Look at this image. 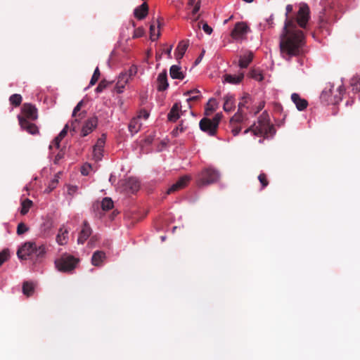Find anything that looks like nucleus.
Listing matches in <instances>:
<instances>
[{"label": "nucleus", "mask_w": 360, "mask_h": 360, "mask_svg": "<svg viewBox=\"0 0 360 360\" xmlns=\"http://www.w3.org/2000/svg\"><path fill=\"white\" fill-rule=\"evenodd\" d=\"M285 10V20L280 37V50L283 58L289 60L292 57L303 53L304 36L297 25L303 29L307 27L310 10L307 4H301L295 17L289 16L293 11L292 5L288 4Z\"/></svg>", "instance_id": "obj_1"}, {"label": "nucleus", "mask_w": 360, "mask_h": 360, "mask_svg": "<svg viewBox=\"0 0 360 360\" xmlns=\"http://www.w3.org/2000/svg\"><path fill=\"white\" fill-rule=\"evenodd\" d=\"M248 132H252L254 136L265 138L274 135L275 129L274 126L270 124L268 114L264 112L259 117L257 123L255 122L244 131L245 134Z\"/></svg>", "instance_id": "obj_2"}, {"label": "nucleus", "mask_w": 360, "mask_h": 360, "mask_svg": "<svg viewBox=\"0 0 360 360\" xmlns=\"http://www.w3.org/2000/svg\"><path fill=\"white\" fill-rule=\"evenodd\" d=\"M44 245L37 246L34 242H27L22 245L17 252V255L20 259L43 258L46 254Z\"/></svg>", "instance_id": "obj_3"}, {"label": "nucleus", "mask_w": 360, "mask_h": 360, "mask_svg": "<svg viewBox=\"0 0 360 360\" xmlns=\"http://www.w3.org/2000/svg\"><path fill=\"white\" fill-rule=\"evenodd\" d=\"M219 173L213 168H205L197 176L196 184L199 186L212 184L217 182L219 179Z\"/></svg>", "instance_id": "obj_4"}, {"label": "nucleus", "mask_w": 360, "mask_h": 360, "mask_svg": "<svg viewBox=\"0 0 360 360\" xmlns=\"http://www.w3.org/2000/svg\"><path fill=\"white\" fill-rule=\"evenodd\" d=\"M79 259L69 255H63L55 262L58 271L62 272L72 271L79 262Z\"/></svg>", "instance_id": "obj_5"}, {"label": "nucleus", "mask_w": 360, "mask_h": 360, "mask_svg": "<svg viewBox=\"0 0 360 360\" xmlns=\"http://www.w3.org/2000/svg\"><path fill=\"white\" fill-rule=\"evenodd\" d=\"M250 31L249 27L244 22H238L231 31V36L235 40H242L245 38Z\"/></svg>", "instance_id": "obj_6"}, {"label": "nucleus", "mask_w": 360, "mask_h": 360, "mask_svg": "<svg viewBox=\"0 0 360 360\" xmlns=\"http://www.w3.org/2000/svg\"><path fill=\"white\" fill-rule=\"evenodd\" d=\"M200 129L210 136H215L218 127L210 118L204 117L199 123Z\"/></svg>", "instance_id": "obj_7"}, {"label": "nucleus", "mask_w": 360, "mask_h": 360, "mask_svg": "<svg viewBox=\"0 0 360 360\" xmlns=\"http://www.w3.org/2000/svg\"><path fill=\"white\" fill-rule=\"evenodd\" d=\"M84 101H80L73 110L72 117L74 118V120L71 122V129L74 131H76L79 120L83 119L86 115V111H82L79 112L81 110Z\"/></svg>", "instance_id": "obj_8"}, {"label": "nucleus", "mask_w": 360, "mask_h": 360, "mask_svg": "<svg viewBox=\"0 0 360 360\" xmlns=\"http://www.w3.org/2000/svg\"><path fill=\"white\" fill-rule=\"evenodd\" d=\"M22 117L27 120L34 121L38 118L37 108L31 103H24L22 107Z\"/></svg>", "instance_id": "obj_9"}, {"label": "nucleus", "mask_w": 360, "mask_h": 360, "mask_svg": "<svg viewBox=\"0 0 360 360\" xmlns=\"http://www.w3.org/2000/svg\"><path fill=\"white\" fill-rule=\"evenodd\" d=\"M191 180V177L188 175H184L181 176L176 183L173 184L167 190V194L169 195L177 191L185 188L189 181Z\"/></svg>", "instance_id": "obj_10"}, {"label": "nucleus", "mask_w": 360, "mask_h": 360, "mask_svg": "<svg viewBox=\"0 0 360 360\" xmlns=\"http://www.w3.org/2000/svg\"><path fill=\"white\" fill-rule=\"evenodd\" d=\"M105 142V136L103 134L93 148V158L95 161H99L103 158V148Z\"/></svg>", "instance_id": "obj_11"}, {"label": "nucleus", "mask_w": 360, "mask_h": 360, "mask_svg": "<svg viewBox=\"0 0 360 360\" xmlns=\"http://www.w3.org/2000/svg\"><path fill=\"white\" fill-rule=\"evenodd\" d=\"M18 118L19 124L22 129L32 135L39 134V129L35 124L31 123L29 120L20 115L18 116Z\"/></svg>", "instance_id": "obj_12"}, {"label": "nucleus", "mask_w": 360, "mask_h": 360, "mask_svg": "<svg viewBox=\"0 0 360 360\" xmlns=\"http://www.w3.org/2000/svg\"><path fill=\"white\" fill-rule=\"evenodd\" d=\"M98 124V118L96 117H92L89 118L82 127V136H86L93 131L96 128Z\"/></svg>", "instance_id": "obj_13"}, {"label": "nucleus", "mask_w": 360, "mask_h": 360, "mask_svg": "<svg viewBox=\"0 0 360 360\" xmlns=\"http://www.w3.org/2000/svg\"><path fill=\"white\" fill-rule=\"evenodd\" d=\"M140 183L139 180L134 177H130L126 180L124 183V189L129 193H134L139 191Z\"/></svg>", "instance_id": "obj_14"}, {"label": "nucleus", "mask_w": 360, "mask_h": 360, "mask_svg": "<svg viewBox=\"0 0 360 360\" xmlns=\"http://www.w3.org/2000/svg\"><path fill=\"white\" fill-rule=\"evenodd\" d=\"M91 234V229L89 226L88 222L84 221L83 223V227L79 233L77 243L79 244H84V242L88 239V238Z\"/></svg>", "instance_id": "obj_15"}, {"label": "nucleus", "mask_w": 360, "mask_h": 360, "mask_svg": "<svg viewBox=\"0 0 360 360\" xmlns=\"http://www.w3.org/2000/svg\"><path fill=\"white\" fill-rule=\"evenodd\" d=\"M129 79H130L127 72H121L120 74L117 79V82L115 86V89L117 91V93L120 94L123 91V89L124 88L125 85L128 83Z\"/></svg>", "instance_id": "obj_16"}, {"label": "nucleus", "mask_w": 360, "mask_h": 360, "mask_svg": "<svg viewBox=\"0 0 360 360\" xmlns=\"http://www.w3.org/2000/svg\"><path fill=\"white\" fill-rule=\"evenodd\" d=\"M157 83V89L159 91H163L168 88L169 84L167 82V74L165 70L158 75Z\"/></svg>", "instance_id": "obj_17"}, {"label": "nucleus", "mask_w": 360, "mask_h": 360, "mask_svg": "<svg viewBox=\"0 0 360 360\" xmlns=\"http://www.w3.org/2000/svg\"><path fill=\"white\" fill-rule=\"evenodd\" d=\"M148 5L146 2H143L141 5L137 6L134 11V15L138 20L144 19L148 13Z\"/></svg>", "instance_id": "obj_18"}, {"label": "nucleus", "mask_w": 360, "mask_h": 360, "mask_svg": "<svg viewBox=\"0 0 360 360\" xmlns=\"http://www.w3.org/2000/svg\"><path fill=\"white\" fill-rule=\"evenodd\" d=\"M291 100L295 104L298 110L302 111L307 108L308 102L306 99L302 98L298 94L293 93L291 95Z\"/></svg>", "instance_id": "obj_19"}, {"label": "nucleus", "mask_w": 360, "mask_h": 360, "mask_svg": "<svg viewBox=\"0 0 360 360\" xmlns=\"http://www.w3.org/2000/svg\"><path fill=\"white\" fill-rule=\"evenodd\" d=\"M181 103H175L167 115L168 120L175 122L180 117L179 111L181 110Z\"/></svg>", "instance_id": "obj_20"}, {"label": "nucleus", "mask_w": 360, "mask_h": 360, "mask_svg": "<svg viewBox=\"0 0 360 360\" xmlns=\"http://www.w3.org/2000/svg\"><path fill=\"white\" fill-rule=\"evenodd\" d=\"M105 258L106 255L105 252L101 250H97L94 252L92 255L91 264L95 266H100L102 265Z\"/></svg>", "instance_id": "obj_21"}, {"label": "nucleus", "mask_w": 360, "mask_h": 360, "mask_svg": "<svg viewBox=\"0 0 360 360\" xmlns=\"http://www.w3.org/2000/svg\"><path fill=\"white\" fill-rule=\"evenodd\" d=\"M223 109L226 112H231L235 108V99L233 95L227 94L224 97Z\"/></svg>", "instance_id": "obj_22"}, {"label": "nucleus", "mask_w": 360, "mask_h": 360, "mask_svg": "<svg viewBox=\"0 0 360 360\" xmlns=\"http://www.w3.org/2000/svg\"><path fill=\"white\" fill-rule=\"evenodd\" d=\"M181 67L179 65H173L170 67L169 75L172 79H184V75L181 70Z\"/></svg>", "instance_id": "obj_23"}, {"label": "nucleus", "mask_w": 360, "mask_h": 360, "mask_svg": "<svg viewBox=\"0 0 360 360\" xmlns=\"http://www.w3.org/2000/svg\"><path fill=\"white\" fill-rule=\"evenodd\" d=\"M188 46V44L187 41H181L175 51V57L176 60H180L183 58L187 48Z\"/></svg>", "instance_id": "obj_24"}, {"label": "nucleus", "mask_w": 360, "mask_h": 360, "mask_svg": "<svg viewBox=\"0 0 360 360\" xmlns=\"http://www.w3.org/2000/svg\"><path fill=\"white\" fill-rule=\"evenodd\" d=\"M243 73H240L237 75L226 74L224 75V81L231 84H238L243 80Z\"/></svg>", "instance_id": "obj_25"}, {"label": "nucleus", "mask_w": 360, "mask_h": 360, "mask_svg": "<svg viewBox=\"0 0 360 360\" xmlns=\"http://www.w3.org/2000/svg\"><path fill=\"white\" fill-rule=\"evenodd\" d=\"M253 59V53L248 52V53L241 56L239 60V66L241 68H246Z\"/></svg>", "instance_id": "obj_26"}, {"label": "nucleus", "mask_w": 360, "mask_h": 360, "mask_svg": "<svg viewBox=\"0 0 360 360\" xmlns=\"http://www.w3.org/2000/svg\"><path fill=\"white\" fill-rule=\"evenodd\" d=\"M252 104V98L249 94H245L241 98L240 101L238 103V108H245L247 110H250V106ZM251 112V110H250Z\"/></svg>", "instance_id": "obj_27"}, {"label": "nucleus", "mask_w": 360, "mask_h": 360, "mask_svg": "<svg viewBox=\"0 0 360 360\" xmlns=\"http://www.w3.org/2000/svg\"><path fill=\"white\" fill-rule=\"evenodd\" d=\"M68 233V230L64 229L63 227H61L59 229L58 233L56 236V241L59 245H63L67 243Z\"/></svg>", "instance_id": "obj_28"}, {"label": "nucleus", "mask_w": 360, "mask_h": 360, "mask_svg": "<svg viewBox=\"0 0 360 360\" xmlns=\"http://www.w3.org/2000/svg\"><path fill=\"white\" fill-rule=\"evenodd\" d=\"M141 124H142L139 122V118H133L130 121L128 127L129 131L132 134L137 133L140 130Z\"/></svg>", "instance_id": "obj_29"}, {"label": "nucleus", "mask_w": 360, "mask_h": 360, "mask_svg": "<svg viewBox=\"0 0 360 360\" xmlns=\"http://www.w3.org/2000/svg\"><path fill=\"white\" fill-rule=\"evenodd\" d=\"M345 89L342 85H340L336 89V94L334 95V98H327V100L333 103H338L342 100V96L345 93Z\"/></svg>", "instance_id": "obj_30"}, {"label": "nucleus", "mask_w": 360, "mask_h": 360, "mask_svg": "<svg viewBox=\"0 0 360 360\" xmlns=\"http://www.w3.org/2000/svg\"><path fill=\"white\" fill-rule=\"evenodd\" d=\"M217 107V102L215 98H210L205 107V113L206 115H210L214 111L216 110Z\"/></svg>", "instance_id": "obj_31"}, {"label": "nucleus", "mask_w": 360, "mask_h": 360, "mask_svg": "<svg viewBox=\"0 0 360 360\" xmlns=\"http://www.w3.org/2000/svg\"><path fill=\"white\" fill-rule=\"evenodd\" d=\"M185 95H191V94H193V96H191L190 98H188L187 99V102L189 103L191 101H198V99L200 98L201 97V95H200V91L197 89H191L190 91H186L185 94Z\"/></svg>", "instance_id": "obj_32"}, {"label": "nucleus", "mask_w": 360, "mask_h": 360, "mask_svg": "<svg viewBox=\"0 0 360 360\" xmlns=\"http://www.w3.org/2000/svg\"><path fill=\"white\" fill-rule=\"evenodd\" d=\"M34 292V285L32 283L25 281L22 285V292L27 297L32 295Z\"/></svg>", "instance_id": "obj_33"}, {"label": "nucleus", "mask_w": 360, "mask_h": 360, "mask_svg": "<svg viewBox=\"0 0 360 360\" xmlns=\"http://www.w3.org/2000/svg\"><path fill=\"white\" fill-rule=\"evenodd\" d=\"M101 207L104 211H108L113 207V201L110 198H104L101 202Z\"/></svg>", "instance_id": "obj_34"}, {"label": "nucleus", "mask_w": 360, "mask_h": 360, "mask_svg": "<svg viewBox=\"0 0 360 360\" xmlns=\"http://www.w3.org/2000/svg\"><path fill=\"white\" fill-rule=\"evenodd\" d=\"M32 205V200H30L29 199H26V200H23L21 203V210H20L21 214H22V215L26 214L28 212V211Z\"/></svg>", "instance_id": "obj_35"}, {"label": "nucleus", "mask_w": 360, "mask_h": 360, "mask_svg": "<svg viewBox=\"0 0 360 360\" xmlns=\"http://www.w3.org/2000/svg\"><path fill=\"white\" fill-rule=\"evenodd\" d=\"M249 75L251 78L257 80L262 81L263 80V75L259 70L252 69L250 72Z\"/></svg>", "instance_id": "obj_36"}, {"label": "nucleus", "mask_w": 360, "mask_h": 360, "mask_svg": "<svg viewBox=\"0 0 360 360\" xmlns=\"http://www.w3.org/2000/svg\"><path fill=\"white\" fill-rule=\"evenodd\" d=\"M247 119L243 117V116L235 113L233 117H231L230 119L229 125L233 126V124H235L242 123L243 122H244Z\"/></svg>", "instance_id": "obj_37"}, {"label": "nucleus", "mask_w": 360, "mask_h": 360, "mask_svg": "<svg viewBox=\"0 0 360 360\" xmlns=\"http://www.w3.org/2000/svg\"><path fill=\"white\" fill-rule=\"evenodd\" d=\"M9 101L13 105L18 107L22 102V96L18 94H13L11 96Z\"/></svg>", "instance_id": "obj_38"}, {"label": "nucleus", "mask_w": 360, "mask_h": 360, "mask_svg": "<svg viewBox=\"0 0 360 360\" xmlns=\"http://www.w3.org/2000/svg\"><path fill=\"white\" fill-rule=\"evenodd\" d=\"M10 257V252L8 249H4L0 252V266L6 262Z\"/></svg>", "instance_id": "obj_39"}, {"label": "nucleus", "mask_w": 360, "mask_h": 360, "mask_svg": "<svg viewBox=\"0 0 360 360\" xmlns=\"http://www.w3.org/2000/svg\"><path fill=\"white\" fill-rule=\"evenodd\" d=\"M100 75H101L100 70H99L98 68L97 67L94 72V74L91 77L89 84L91 86L94 85L99 79Z\"/></svg>", "instance_id": "obj_40"}, {"label": "nucleus", "mask_w": 360, "mask_h": 360, "mask_svg": "<svg viewBox=\"0 0 360 360\" xmlns=\"http://www.w3.org/2000/svg\"><path fill=\"white\" fill-rule=\"evenodd\" d=\"M160 32L158 31L157 33H155V25L152 24L150 26V38L152 41H155L158 39L160 36Z\"/></svg>", "instance_id": "obj_41"}, {"label": "nucleus", "mask_w": 360, "mask_h": 360, "mask_svg": "<svg viewBox=\"0 0 360 360\" xmlns=\"http://www.w3.org/2000/svg\"><path fill=\"white\" fill-rule=\"evenodd\" d=\"M110 84V82H108L105 79H103L100 82L97 87L96 88V91L97 93L102 92L107 86Z\"/></svg>", "instance_id": "obj_42"}, {"label": "nucleus", "mask_w": 360, "mask_h": 360, "mask_svg": "<svg viewBox=\"0 0 360 360\" xmlns=\"http://www.w3.org/2000/svg\"><path fill=\"white\" fill-rule=\"evenodd\" d=\"M258 180L262 184V188H264L269 184L266 175L264 173H262L258 176Z\"/></svg>", "instance_id": "obj_43"}, {"label": "nucleus", "mask_w": 360, "mask_h": 360, "mask_svg": "<svg viewBox=\"0 0 360 360\" xmlns=\"http://www.w3.org/2000/svg\"><path fill=\"white\" fill-rule=\"evenodd\" d=\"M28 231L27 226L25 225V224L21 222L18 224L17 227V233L18 235H22L27 232Z\"/></svg>", "instance_id": "obj_44"}, {"label": "nucleus", "mask_w": 360, "mask_h": 360, "mask_svg": "<svg viewBox=\"0 0 360 360\" xmlns=\"http://www.w3.org/2000/svg\"><path fill=\"white\" fill-rule=\"evenodd\" d=\"M333 85L332 84H330V88L328 89H327L326 88L323 91L322 94H321V96L322 98H326V97H329L330 96H333Z\"/></svg>", "instance_id": "obj_45"}, {"label": "nucleus", "mask_w": 360, "mask_h": 360, "mask_svg": "<svg viewBox=\"0 0 360 360\" xmlns=\"http://www.w3.org/2000/svg\"><path fill=\"white\" fill-rule=\"evenodd\" d=\"M138 68L136 65H131L129 70L127 72V74L129 75V79H131L132 77L135 76L137 73Z\"/></svg>", "instance_id": "obj_46"}, {"label": "nucleus", "mask_w": 360, "mask_h": 360, "mask_svg": "<svg viewBox=\"0 0 360 360\" xmlns=\"http://www.w3.org/2000/svg\"><path fill=\"white\" fill-rule=\"evenodd\" d=\"M144 30L143 27H138L136 29L134 30V34H133V38L135 39V38H139V37H141L143 34H144Z\"/></svg>", "instance_id": "obj_47"}, {"label": "nucleus", "mask_w": 360, "mask_h": 360, "mask_svg": "<svg viewBox=\"0 0 360 360\" xmlns=\"http://www.w3.org/2000/svg\"><path fill=\"white\" fill-rule=\"evenodd\" d=\"M238 124H233V126H230L231 128L232 134L236 136L239 134L240 132L242 127L240 126H238Z\"/></svg>", "instance_id": "obj_48"}, {"label": "nucleus", "mask_w": 360, "mask_h": 360, "mask_svg": "<svg viewBox=\"0 0 360 360\" xmlns=\"http://www.w3.org/2000/svg\"><path fill=\"white\" fill-rule=\"evenodd\" d=\"M222 114L221 112L217 113L211 120L217 126L219 127V124L222 118Z\"/></svg>", "instance_id": "obj_49"}, {"label": "nucleus", "mask_w": 360, "mask_h": 360, "mask_svg": "<svg viewBox=\"0 0 360 360\" xmlns=\"http://www.w3.org/2000/svg\"><path fill=\"white\" fill-rule=\"evenodd\" d=\"M62 141L60 138H59L58 136H57L53 141L52 144L50 145L49 148L51 149L53 147V145H54L57 148L60 147V143Z\"/></svg>", "instance_id": "obj_50"}, {"label": "nucleus", "mask_w": 360, "mask_h": 360, "mask_svg": "<svg viewBox=\"0 0 360 360\" xmlns=\"http://www.w3.org/2000/svg\"><path fill=\"white\" fill-rule=\"evenodd\" d=\"M202 30L207 34H211L212 32V28L207 25V22H204L202 25Z\"/></svg>", "instance_id": "obj_51"}, {"label": "nucleus", "mask_w": 360, "mask_h": 360, "mask_svg": "<svg viewBox=\"0 0 360 360\" xmlns=\"http://www.w3.org/2000/svg\"><path fill=\"white\" fill-rule=\"evenodd\" d=\"M69 129V126L68 124H65V126L64 127V128L63 129V130L59 133V134L58 135L59 136V138H60L61 139H63L66 135H67V133H68V130Z\"/></svg>", "instance_id": "obj_52"}, {"label": "nucleus", "mask_w": 360, "mask_h": 360, "mask_svg": "<svg viewBox=\"0 0 360 360\" xmlns=\"http://www.w3.org/2000/svg\"><path fill=\"white\" fill-rule=\"evenodd\" d=\"M149 117V113L146 110H141L139 112V115L137 118L143 117L144 120L148 119Z\"/></svg>", "instance_id": "obj_53"}, {"label": "nucleus", "mask_w": 360, "mask_h": 360, "mask_svg": "<svg viewBox=\"0 0 360 360\" xmlns=\"http://www.w3.org/2000/svg\"><path fill=\"white\" fill-rule=\"evenodd\" d=\"M200 8V1H198L196 4L194 5L193 9L192 11V14L195 15Z\"/></svg>", "instance_id": "obj_54"}, {"label": "nucleus", "mask_w": 360, "mask_h": 360, "mask_svg": "<svg viewBox=\"0 0 360 360\" xmlns=\"http://www.w3.org/2000/svg\"><path fill=\"white\" fill-rule=\"evenodd\" d=\"M236 113L243 116V117H245L246 119H248L247 112L245 110V108H238V110H237V112Z\"/></svg>", "instance_id": "obj_55"}, {"label": "nucleus", "mask_w": 360, "mask_h": 360, "mask_svg": "<svg viewBox=\"0 0 360 360\" xmlns=\"http://www.w3.org/2000/svg\"><path fill=\"white\" fill-rule=\"evenodd\" d=\"M58 183V180L56 179L52 180L49 186V192L51 191Z\"/></svg>", "instance_id": "obj_56"}, {"label": "nucleus", "mask_w": 360, "mask_h": 360, "mask_svg": "<svg viewBox=\"0 0 360 360\" xmlns=\"http://www.w3.org/2000/svg\"><path fill=\"white\" fill-rule=\"evenodd\" d=\"M63 158V153H58L56 155V157H55V158H54V160H53L54 163H55V164H58V162H59V160H60V159H62Z\"/></svg>", "instance_id": "obj_57"}, {"label": "nucleus", "mask_w": 360, "mask_h": 360, "mask_svg": "<svg viewBox=\"0 0 360 360\" xmlns=\"http://www.w3.org/2000/svg\"><path fill=\"white\" fill-rule=\"evenodd\" d=\"M205 53V50H202V53H200V55L198 57V58L195 60V65H198L200 63V61L202 60V58L204 56Z\"/></svg>", "instance_id": "obj_58"}, {"label": "nucleus", "mask_w": 360, "mask_h": 360, "mask_svg": "<svg viewBox=\"0 0 360 360\" xmlns=\"http://www.w3.org/2000/svg\"><path fill=\"white\" fill-rule=\"evenodd\" d=\"M264 107V103H261L259 106L257 107V110L254 112V115L257 114L260 110H262V108Z\"/></svg>", "instance_id": "obj_59"}, {"label": "nucleus", "mask_w": 360, "mask_h": 360, "mask_svg": "<svg viewBox=\"0 0 360 360\" xmlns=\"http://www.w3.org/2000/svg\"><path fill=\"white\" fill-rule=\"evenodd\" d=\"M186 129V127L184 126L183 123L181 122L179 126L176 127V130H179L181 132L184 131Z\"/></svg>", "instance_id": "obj_60"}, {"label": "nucleus", "mask_w": 360, "mask_h": 360, "mask_svg": "<svg viewBox=\"0 0 360 360\" xmlns=\"http://www.w3.org/2000/svg\"><path fill=\"white\" fill-rule=\"evenodd\" d=\"M172 47L170 46L167 51H166V53L167 54V56L171 58V51H172Z\"/></svg>", "instance_id": "obj_61"}, {"label": "nucleus", "mask_w": 360, "mask_h": 360, "mask_svg": "<svg viewBox=\"0 0 360 360\" xmlns=\"http://www.w3.org/2000/svg\"><path fill=\"white\" fill-rule=\"evenodd\" d=\"M196 0H188V5L193 6L196 4Z\"/></svg>", "instance_id": "obj_62"}, {"label": "nucleus", "mask_w": 360, "mask_h": 360, "mask_svg": "<svg viewBox=\"0 0 360 360\" xmlns=\"http://www.w3.org/2000/svg\"><path fill=\"white\" fill-rule=\"evenodd\" d=\"M273 15H271L270 18L267 20L269 24H272L273 23Z\"/></svg>", "instance_id": "obj_63"}, {"label": "nucleus", "mask_w": 360, "mask_h": 360, "mask_svg": "<svg viewBox=\"0 0 360 360\" xmlns=\"http://www.w3.org/2000/svg\"><path fill=\"white\" fill-rule=\"evenodd\" d=\"M82 174L83 175H87L88 174V172H86V170H85L84 168L82 169Z\"/></svg>", "instance_id": "obj_64"}]
</instances>
